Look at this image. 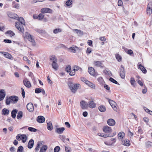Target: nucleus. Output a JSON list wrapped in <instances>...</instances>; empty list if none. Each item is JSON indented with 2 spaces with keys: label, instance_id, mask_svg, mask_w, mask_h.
Returning a JSON list of instances; mask_svg holds the SVG:
<instances>
[{
  "label": "nucleus",
  "instance_id": "obj_1",
  "mask_svg": "<svg viewBox=\"0 0 152 152\" xmlns=\"http://www.w3.org/2000/svg\"><path fill=\"white\" fill-rule=\"evenodd\" d=\"M18 20L19 22H15V27L18 30L21 32H23L24 31V28L23 26V25H25V21L23 18L22 17L19 18L18 17Z\"/></svg>",
  "mask_w": 152,
  "mask_h": 152
},
{
  "label": "nucleus",
  "instance_id": "obj_2",
  "mask_svg": "<svg viewBox=\"0 0 152 152\" xmlns=\"http://www.w3.org/2000/svg\"><path fill=\"white\" fill-rule=\"evenodd\" d=\"M68 85L72 91L74 93L76 92L78 87H79L80 86L79 84H73L72 83H69Z\"/></svg>",
  "mask_w": 152,
  "mask_h": 152
},
{
  "label": "nucleus",
  "instance_id": "obj_3",
  "mask_svg": "<svg viewBox=\"0 0 152 152\" xmlns=\"http://www.w3.org/2000/svg\"><path fill=\"white\" fill-rule=\"evenodd\" d=\"M16 139L19 141L22 140V142L25 143L27 140V136L25 134H18L16 136Z\"/></svg>",
  "mask_w": 152,
  "mask_h": 152
},
{
  "label": "nucleus",
  "instance_id": "obj_4",
  "mask_svg": "<svg viewBox=\"0 0 152 152\" xmlns=\"http://www.w3.org/2000/svg\"><path fill=\"white\" fill-rule=\"evenodd\" d=\"M8 16L10 18L14 19L15 20H18V16L17 14L12 13L11 12L8 11L7 13Z\"/></svg>",
  "mask_w": 152,
  "mask_h": 152
},
{
  "label": "nucleus",
  "instance_id": "obj_5",
  "mask_svg": "<svg viewBox=\"0 0 152 152\" xmlns=\"http://www.w3.org/2000/svg\"><path fill=\"white\" fill-rule=\"evenodd\" d=\"M146 13L149 15H150L152 14V4L151 2L149 3L147 5Z\"/></svg>",
  "mask_w": 152,
  "mask_h": 152
},
{
  "label": "nucleus",
  "instance_id": "obj_6",
  "mask_svg": "<svg viewBox=\"0 0 152 152\" xmlns=\"http://www.w3.org/2000/svg\"><path fill=\"white\" fill-rule=\"evenodd\" d=\"M121 68L120 69V75L122 78L124 79L125 75V70L123 66L121 65Z\"/></svg>",
  "mask_w": 152,
  "mask_h": 152
},
{
  "label": "nucleus",
  "instance_id": "obj_7",
  "mask_svg": "<svg viewBox=\"0 0 152 152\" xmlns=\"http://www.w3.org/2000/svg\"><path fill=\"white\" fill-rule=\"evenodd\" d=\"M27 110L30 112H32L34 110V107L32 103H28L26 106Z\"/></svg>",
  "mask_w": 152,
  "mask_h": 152
},
{
  "label": "nucleus",
  "instance_id": "obj_8",
  "mask_svg": "<svg viewBox=\"0 0 152 152\" xmlns=\"http://www.w3.org/2000/svg\"><path fill=\"white\" fill-rule=\"evenodd\" d=\"M103 132L106 133H110L112 131L111 127L107 126H104L103 128Z\"/></svg>",
  "mask_w": 152,
  "mask_h": 152
},
{
  "label": "nucleus",
  "instance_id": "obj_9",
  "mask_svg": "<svg viewBox=\"0 0 152 152\" xmlns=\"http://www.w3.org/2000/svg\"><path fill=\"white\" fill-rule=\"evenodd\" d=\"M88 72L89 73L93 76H96L97 74L95 71L94 69V68L91 67H89L88 68Z\"/></svg>",
  "mask_w": 152,
  "mask_h": 152
},
{
  "label": "nucleus",
  "instance_id": "obj_10",
  "mask_svg": "<svg viewBox=\"0 0 152 152\" xmlns=\"http://www.w3.org/2000/svg\"><path fill=\"white\" fill-rule=\"evenodd\" d=\"M23 83L27 88H29L31 86V83L27 78L23 80Z\"/></svg>",
  "mask_w": 152,
  "mask_h": 152
},
{
  "label": "nucleus",
  "instance_id": "obj_11",
  "mask_svg": "<svg viewBox=\"0 0 152 152\" xmlns=\"http://www.w3.org/2000/svg\"><path fill=\"white\" fill-rule=\"evenodd\" d=\"M122 144L126 146H129L130 145V142L129 140L126 139L124 140H122Z\"/></svg>",
  "mask_w": 152,
  "mask_h": 152
},
{
  "label": "nucleus",
  "instance_id": "obj_12",
  "mask_svg": "<svg viewBox=\"0 0 152 152\" xmlns=\"http://www.w3.org/2000/svg\"><path fill=\"white\" fill-rule=\"evenodd\" d=\"M52 12V10L51 9L47 8H42L41 10V12L42 13H50Z\"/></svg>",
  "mask_w": 152,
  "mask_h": 152
},
{
  "label": "nucleus",
  "instance_id": "obj_13",
  "mask_svg": "<svg viewBox=\"0 0 152 152\" xmlns=\"http://www.w3.org/2000/svg\"><path fill=\"white\" fill-rule=\"evenodd\" d=\"M80 106L83 109L86 108L88 107V104L85 101L83 100L80 102Z\"/></svg>",
  "mask_w": 152,
  "mask_h": 152
},
{
  "label": "nucleus",
  "instance_id": "obj_14",
  "mask_svg": "<svg viewBox=\"0 0 152 152\" xmlns=\"http://www.w3.org/2000/svg\"><path fill=\"white\" fill-rule=\"evenodd\" d=\"M88 106L89 107L93 108L95 107L96 104L93 100H91L88 102Z\"/></svg>",
  "mask_w": 152,
  "mask_h": 152
},
{
  "label": "nucleus",
  "instance_id": "obj_15",
  "mask_svg": "<svg viewBox=\"0 0 152 152\" xmlns=\"http://www.w3.org/2000/svg\"><path fill=\"white\" fill-rule=\"evenodd\" d=\"M27 39L31 43L32 45L33 46H35L36 45V43L35 42L34 39L33 38L31 35H29L28 36Z\"/></svg>",
  "mask_w": 152,
  "mask_h": 152
},
{
  "label": "nucleus",
  "instance_id": "obj_16",
  "mask_svg": "<svg viewBox=\"0 0 152 152\" xmlns=\"http://www.w3.org/2000/svg\"><path fill=\"white\" fill-rule=\"evenodd\" d=\"M6 95L5 92L4 90H0V101L3 100Z\"/></svg>",
  "mask_w": 152,
  "mask_h": 152
},
{
  "label": "nucleus",
  "instance_id": "obj_17",
  "mask_svg": "<svg viewBox=\"0 0 152 152\" xmlns=\"http://www.w3.org/2000/svg\"><path fill=\"white\" fill-rule=\"evenodd\" d=\"M11 102L15 104L17 102L18 100V97L16 96H10Z\"/></svg>",
  "mask_w": 152,
  "mask_h": 152
},
{
  "label": "nucleus",
  "instance_id": "obj_18",
  "mask_svg": "<svg viewBox=\"0 0 152 152\" xmlns=\"http://www.w3.org/2000/svg\"><path fill=\"white\" fill-rule=\"evenodd\" d=\"M107 124L110 126H113L115 123V121L113 119H109L107 121Z\"/></svg>",
  "mask_w": 152,
  "mask_h": 152
},
{
  "label": "nucleus",
  "instance_id": "obj_19",
  "mask_svg": "<svg viewBox=\"0 0 152 152\" xmlns=\"http://www.w3.org/2000/svg\"><path fill=\"white\" fill-rule=\"evenodd\" d=\"M94 64L95 66L97 67L102 68L103 67V64L101 61H95L94 62Z\"/></svg>",
  "mask_w": 152,
  "mask_h": 152
},
{
  "label": "nucleus",
  "instance_id": "obj_20",
  "mask_svg": "<svg viewBox=\"0 0 152 152\" xmlns=\"http://www.w3.org/2000/svg\"><path fill=\"white\" fill-rule=\"evenodd\" d=\"M45 118L42 116H38L37 118V121L39 123H43L45 121Z\"/></svg>",
  "mask_w": 152,
  "mask_h": 152
},
{
  "label": "nucleus",
  "instance_id": "obj_21",
  "mask_svg": "<svg viewBox=\"0 0 152 152\" xmlns=\"http://www.w3.org/2000/svg\"><path fill=\"white\" fill-rule=\"evenodd\" d=\"M65 129L64 127L58 128L56 129V132L58 134H62L63 131L65 130Z\"/></svg>",
  "mask_w": 152,
  "mask_h": 152
},
{
  "label": "nucleus",
  "instance_id": "obj_22",
  "mask_svg": "<svg viewBox=\"0 0 152 152\" xmlns=\"http://www.w3.org/2000/svg\"><path fill=\"white\" fill-rule=\"evenodd\" d=\"M34 141L32 139H31L29 141L28 144V147L29 148H31L34 145Z\"/></svg>",
  "mask_w": 152,
  "mask_h": 152
},
{
  "label": "nucleus",
  "instance_id": "obj_23",
  "mask_svg": "<svg viewBox=\"0 0 152 152\" xmlns=\"http://www.w3.org/2000/svg\"><path fill=\"white\" fill-rule=\"evenodd\" d=\"M125 136V134L124 132H119L118 134V138L119 139H122Z\"/></svg>",
  "mask_w": 152,
  "mask_h": 152
},
{
  "label": "nucleus",
  "instance_id": "obj_24",
  "mask_svg": "<svg viewBox=\"0 0 152 152\" xmlns=\"http://www.w3.org/2000/svg\"><path fill=\"white\" fill-rule=\"evenodd\" d=\"M72 30L73 31H76V33L79 36H82L83 34V32L80 30L74 29H73Z\"/></svg>",
  "mask_w": 152,
  "mask_h": 152
},
{
  "label": "nucleus",
  "instance_id": "obj_25",
  "mask_svg": "<svg viewBox=\"0 0 152 152\" xmlns=\"http://www.w3.org/2000/svg\"><path fill=\"white\" fill-rule=\"evenodd\" d=\"M50 60L53 63L57 62V59L54 55L51 56L50 57Z\"/></svg>",
  "mask_w": 152,
  "mask_h": 152
},
{
  "label": "nucleus",
  "instance_id": "obj_26",
  "mask_svg": "<svg viewBox=\"0 0 152 152\" xmlns=\"http://www.w3.org/2000/svg\"><path fill=\"white\" fill-rule=\"evenodd\" d=\"M18 110L15 109L13 110L11 112V116L13 118H15L16 116V114L18 112Z\"/></svg>",
  "mask_w": 152,
  "mask_h": 152
},
{
  "label": "nucleus",
  "instance_id": "obj_27",
  "mask_svg": "<svg viewBox=\"0 0 152 152\" xmlns=\"http://www.w3.org/2000/svg\"><path fill=\"white\" fill-rule=\"evenodd\" d=\"M138 68H139L144 73H146L147 72V70L146 69L144 68V67L142 66L141 64H140L138 66Z\"/></svg>",
  "mask_w": 152,
  "mask_h": 152
},
{
  "label": "nucleus",
  "instance_id": "obj_28",
  "mask_svg": "<svg viewBox=\"0 0 152 152\" xmlns=\"http://www.w3.org/2000/svg\"><path fill=\"white\" fill-rule=\"evenodd\" d=\"M47 149L48 146L47 145H43L41 148L39 152H45Z\"/></svg>",
  "mask_w": 152,
  "mask_h": 152
},
{
  "label": "nucleus",
  "instance_id": "obj_29",
  "mask_svg": "<svg viewBox=\"0 0 152 152\" xmlns=\"http://www.w3.org/2000/svg\"><path fill=\"white\" fill-rule=\"evenodd\" d=\"M47 129L49 130H51L53 129V126L51 122L50 121L47 123Z\"/></svg>",
  "mask_w": 152,
  "mask_h": 152
},
{
  "label": "nucleus",
  "instance_id": "obj_30",
  "mask_svg": "<svg viewBox=\"0 0 152 152\" xmlns=\"http://www.w3.org/2000/svg\"><path fill=\"white\" fill-rule=\"evenodd\" d=\"M9 110L6 108H4L2 110V114L3 115H7L9 113Z\"/></svg>",
  "mask_w": 152,
  "mask_h": 152
},
{
  "label": "nucleus",
  "instance_id": "obj_31",
  "mask_svg": "<svg viewBox=\"0 0 152 152\" xmlns=\"http://www.w3.org/2000/svg\"><path fill=\"white\" fill-rule=\"evenodd\" d=\"M52 66L53 68L56 71L58 70V66L56 62L53 63L52 64Z\"/></svg>",
  "mask_w": 152,
  "mask_h": 152
},
{
  "label": "nucleus",
  "instance_id": "obj_32",
  "mask_svg": "<svg viewBox=\"0 0 152 152\" xmlns=\"http://www.w3.org/2000/svg\"><path fill=\"white\" fill-rule=\"evenodd\" d=\"M72 0H69L67 1L66 3V5L69 7L72 6Z\"/></svg>",
  "mask_w": 152,
  "mask_h": 152
},
{
  "label": "nucleus",
  "instance_id": "obj_33",
  "mask_svg": "<svg viewBox=\"0 0 152 152\" xmlns=\"http://www.w3.org/2000/svg\"><path fill=\"white\" fill-rule=\"evenodd\" d=\"M99 110L102 112H104L106 111V108L103 105H101L98 107Z\"/></svg>",
  "mask_w": 152,
  "mask_h": 152
},
{
  "label": "nucleus",
  "instance_id": "obj_34",
  "mask_svg": "<svg viewBox=\"0 0 152 152\" xmlns=\"http://www.w3.org/2000/svg\"><path fill=\"white\" fill-rule=\"evenodd\" d=\"M130 83L134 87H135V84H136V82L134 78L131 77L130 78Z\"/></svg>",
  "mask_w": 152,
  "mask_h": 152
},
{
  "label": "nucleus",
  "instance_id": "obj_35",
  "mask_svg": "<svg viewBox=\"0 0 152 152\" xmlns=\"http://www.w3.org/2000/svg\"><path fill=\"white\" fill-rule=\"evenodd\" d=\"M74 70L75 71H77L78 70H80V71L82 72V69L79 66L77 65H75L74 67Z\"/></svg>",
  "mask_w": 152,
  "mask_h": 152
},
{
  "label": "nucleus",
  "instance_id": "obj_36",
  "mask_svg": "<svg viewBox=\"0 0 152 152\" xmlns=\"http://www.w3.org/2000/svg\"><path fill=\"white\" fill-rule=\"evenodd\" d=\"M4 55L7 58L9 59H12V55L6 52L4 54Z\"/></svg>",
  "mask_w": 152,
  "mask_h": 152
},
{
  "label": "nucleus",
  "instance_id": "obj_37",
  "mask_svg": "<svg viewBox=\"0 0 152 152\" xmlns=\"http://www.w3.org/2000/svg\"><path fill=\"white\" fill-rule=\"evenodd\" d=\"M6 34H8L11 37L15 35V34L12 31L10 30L7 31Z\"/></svg>",
  "mask_w": 152,
  "mask_h": 152
},
{
  "label": "nucleus",
  "instance_id": "obj_38",
  "mask_svg": "<svg viewBox=\"0 0 152 152\" xmlns=\"http://www.w3.org/2000/svg\"><path fill=\"white\" fill-rule=\"evenodd\" d=\"M42 144V142H37V146L36 147L35 149L36 151H38L39 149V148H40V147L41 146Z\"/></svg>",
  "mask_w": 152,
  "mask_h": 152
},
{
  "label": "nucleus",
  "instance_id": "obj_39",
  "mask_svg": "<svg viewBox=\"0 0 152 152\" xmlns=\"http://www.w3.org/2000/svg\"><path fill=\"white\" fill-rule=\"evenodd\" d=\"M115 57L118 61L120 62L121 61L122 57L118 54H116L115 55Z\"/></svg>",
  "mask_w": 152,
  "mask_h": 152
},
{
  "label": "nucleus",
  "instance_id": "obj_40",
  "mask_svg": "<svg viewBox=\"0 0 152 152\" xmlns=\"http://www.w3.org/2000/svg\"><path fill=\"white\" fill-rule=\"evenodd\" d=\"M23 116V112L21 111H19L18 113L17 118L18 119H20Z\"/></svg>",
  "mask_w": 152,
  "mask_h": 152
},
{
  "label": "nucleus",
  "instance_id": "obj_41",
  "mask_svg": "<svg viewBox=\"0 0 152 152\" xmlns=\"http://www.w3.org/2000/svg\"><path fill=\"white\" fill-rule=\"evenodd\" d=\"M12 7H13L17 9H18L19 8V4H18L16 3L15 2H13Z\"/></svg>",
  "mask_w": 152,
  "mask_h": 152
},
{
  "label": "nucleus",
  "instance_id": "obj_42",
  "mask_svg": "<svg viewBox=\"0 0 152 152\" xmlns=\"http://www.w3.org/2000/svg\"><path fill=\"white\" fill-rule=\"evenodd\" d=\"M62 30L61 29L59 28H57L54 29L53 31V33L54 34H56L59 32H61Z\"/></svg>",
  "mask_w": 152,
  "mask_h": 152
},
{
  "label": "nucleus",
  "instance_id": "obj_43",
  "mask_svg": "<svg viewBox=\"0 0 152 152\" xmlns=\"http://www.w3.org/2000/svg\"><path fill=\"white\" fill-rule=\"evenodd\" d=\"M144 110L148 113H149V114L152 115V111L150 110L149 109L147 108L146 107H144Z\"/></svg>",
  "mask_w": 152,
  "mask_h": 152
},
{
  "label": "nucleus",
  "instance_id": "obj_44",
  "mask_svg": "<svg viewBox=\"0 0 152 152\" xmlns=\"http://www.w3.org/2000/svg\"><path fill=\"white\" fill-rule=\"evenodd\" d=\"M97 80L100 84H103L104 83L103 79L101 77H99Z\"/></svg>",
  "mask_w": 152,
  "mask_h": 152
},
{
  "label": "nucleus",
  "instance_id": "obj_45",
  "mask_svg": "<svg viewBox=\"0 0 152 152\" xmlns=\"http://www.w3.org/2000/svg\"><path fill=\"white\" fill-rule=\"evenodd\" d=\"M71 67L70 65H67L65 68V70L67 72H69L71 70Z\"/></svg>",
  "mask_w": 152,
  "mask_h": 152
},
{
  "label": "nucleus",
  "instance_id": "obj_46",
  "mask_svg": "<svg viewBox=\"0 0 152 152\" xmlns=\"http://www.w3.org/2000/svg\"><path fill=\"white\" fill-rule=\"evenodd\" d=\"M11 102V101L10 97L6 99V104L7 105L10 104Z\"/></svg>",
  "mask_w": 152,
  "mask_h": 152
},
{
  "label": "nucleus",
  "instance_id": "obj_47",
  "mask_svg": "<svg viewBox=\"0 0 152 152\" xmlns=\"http://www.w3.org/2000/svg\"><path fill=\"white\" fill-rule=\"evenodd\" d=\"M146 146L147 148H149L152 146V142H148L145 143Z\"/></svg>",
  "mask_w": 152,
  "mask_h": 152
},
{
  "label": "nucleus",
  "instance_id": "obj_48",
  "mask_svg": "<svg viewBox=\"0 0 152 152\" xmlns=\"http://www.w3.org/2000/svg\"><path fill=\"white\" fill-rule=\"evenodd\" d=\"M38 18L39 20H42L44 17V15L41 13L39 14L38 16Z\"/></svg>",
  "mask_w": 152,
  "mask_h": 152
},
{
  "label": "nucleus",
  "instance_id": "obj_49",
  "mask_svg": "<svg viewBox=\"0 0 152 152\" xmlns=\"http://www.w3.org/2000/svg\"><path fill=\"white\" fill-rule=\"evenodd\" d=\"M28 129L29 131L31 132H35L37 131L36 129L31 127H29Z\"/></svg>",
  "mask_w": 152,
  "mask_h": 152
},
{
  "label": "nucleus",
  "instance_id": "obj_50",
  "mask_svg": "<svg viewBox=\"0 0 152 152\" xmlns=\"http://www.w3.org/2000/svg\"><path fill=\"white\" fill-rule=\"evenodd\" d=\"M60 150V147L59 146H56L54 149V152H58Z\"/></svg>",
  "mask_w": 152,
  "mask_h": 152
},
{
  "label": "nucleus",
  "instance_id": "obj_51",
  "mask_svg": "<svg viewBox=\"0 0 152 152\" xmlns=\"http://www.w3.org/2000/svg\"><path fill=\"white\" fill-rule=\"evenodd\" d=\"M42 89L39 88H36L35 89V93L38 94L40 92H41V91Z\"/></svg>",
  "mask_w": 152,
  "mask_h": 152
},
{
  "label": "nucleus",
  "instance_id": "obj_52",
  "mask_svg": "<svg viewBox=\"0 0 152 152\" xmlns=\"http://www.w3.org/2000/svg\"><path fill=\"white\" fill-rule=\"evenodd\" d=\"M109 80L111 82H112L115 84H117L118 83V82L112 77L110 78Z\"/></svg>",
  "mask_w": 152,
  "mask_h": 152
},
{
  "label": "nucleus",
  "instance_id": "obj_53",
  "mask_svg": "<svg viewBox=\"0 0 152 152\" xmlns=\"http://www.w3.org/2000/svg\"><path fill=\"white\" fill-rule=\"evenodd\" d=\"M35 30L36 31L40 34L43 33L45 32L44 31L40 29H36Z\"/></svg>",
  "mask_w": 152,
  "mask_h": 152
},
{
  "label": "nucleus",
  "instance_id": "obj_54",
  "mask_svg": "<svg viewBox=\"0 0 152 152\" xmlns=\"http://www.w3.org/2000/svg\"><path fill=\"white\" fill-rule=\"evenodd\" d=\"M23 149V146H20L18 148L17 152H22Z\"/></svg>",
  "mask_w": 152,
  "mask_h": 152
},
{
  "label": "nucleus",
  "instance_id": "obj_55",
  "mask_svg": "<svg viewBox=\"0 0 152 152\" xmlns=\"http://www.w3.org/2000/svg\"><path fill=\"white\" fill-rule=\"evenodd\" d=\"M109 102L111 106H113L115 104V102L112 100H109Z\"/></svg>",
  "mask_w": 152,
  "mask_h": 152
},
{
  "label": "nucleus",
  "instance_id": "obj_56",
  "mask_svg": "<svg viewBox=\"0 0 152 152\" xmlns=\"http://www.w3.org/2000/svg\"><path fill=\"white\" fill-rule=\"evenodd\" d=\"M69 50H71V52L73 53H75L76 50L75 48L73 47H70L69 49Z\"/></svg>",
  "mask_w": 152,
  "mask_h": 152
},
{
  "label": "nucleus",
  "instance_id": "obj_57",
  "mask_svg": "<svg viewBox=\"0 0 152 152\" xmlns=\"http://www.w3.org/2000/svg\"><path fill=\"white\" fill-rule=\"evenodd\" d=\"M22 95L23 98H24L25 97V92L24 89L23 88H21Z\"/></svg>",
  "mask_w": 152,
  "mask_h": 152
},
{
  "label": "nucleus",
  "instance_id": "obj_58",
  "mask_svg": "<svg viewBox=\"0 0 152 152\" xmlns=\"http://www.w3.org/2000/svg\"><path fill=\"white\" fill-rule=\"evenodd\" d=\"M80 79L82 81L85 83L86 84L87 83V81H88L86 79V78L83 77H81Z\"/></svg>",
  "mask_w": 152,
  "mask_h": 152
},
{
  "label": "nucleus",
  "instance_id": "obj_59",
  "mask_svg": "<svg viewBox=\"0 0 152 152\" xmlns=\"http://www.w3.org/2000/svg\"><path fill=\"white\" fill-rule=\"evenodd\" d=\"M137 81L138 83L141 86H143V83L140 80H137Z\"/></svg>",
  "mask_w": 152,
  "mask_h": 152
},
{
  "label": "nucleus",
  "instance_id": "obj_60",
  "mask_svg": "<svg viewBox=\"0 0 152 152\" xmlns=\"http://www.w3.org/2000/svg\"><path fill=\"white\" fill-rule=\"evenodd\" d=\"M104 87L107 90H108L109 91H110V88L109 86L106 85V84H104Z\"/></svg>",
  "mask_w": 152,
  "mask_h": 152
},
{
  "label": "nucleus",
  "instance_id": "obj_61",
  "mask_svg": "<svg viewBox=\"0 0 152 152\" xmlns=\"http://www.w3.org/2000/svg\"><path fill=\"white\" fill-rule=\"evenodd\" d=\"M60 138L64 142L65 140V136L64 135H60Z\"/></svg>",
  "mask_w": 152,
  "mask_h": 152
},
{
  "label": "nucleus",
  "instance_id": "obj_62",
  "mask_svg": "<svg viewBox=\"0 0 152 152\" xmlns=\"http://www.w3.org/2000/svg\"><path fill=\"white\" fill-rule=\"evenodd\" d=\"M99 39L101 41L104 42L106 41V39L105 37H102L99 38Z\"/></svg>",
  "mask_w": 152,
  "mask_h": 152
},
{
  "label": "nucleus",
  "instance_id": "obj_63",
  "mask_svg": "<svg viewBox=\"0 0 152 152\" xmlns=\"http://www.w3.org/2000/svg\"><path fill=\"white\" fill-rule=\"evenodd\" d=\"M118 6H121L123 4L122 1L121 0H119L118 1Z\"/></svg>",
  "mask_w": 152,
  "mask_h": 152
},
{
  "label": "nucleus",
  "instance_id": "obj_64",
  "mask_svg": "<svg viewBox=\"0 0 152 152\" xmlns=\"http://www.w3.org/2000/svg\"><path fill=\"white\" fill-rule=\"evenodd\" d=\"M71 149L70 147H65V150L66 152H71L70 149Z\"/></svg>",
  "mask_w": 152,
  "mask_h": 152
}]
</instances>
